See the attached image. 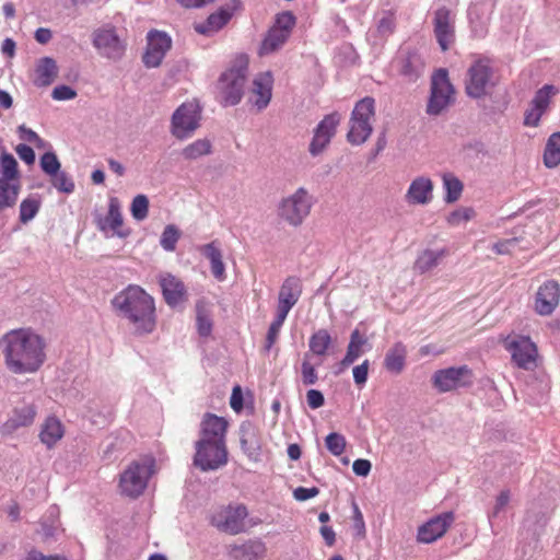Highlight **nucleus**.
<instances>
[{"instance_id":"obj_1","label":"nucleus","mask_w":560,"mask_h":560,"mask_svg":"<svg viewBox=\"0 0 560 560\" xmlns=\"http://www.w3.org/2000/svg\"><path fill=\"white\" fill-rule=\"evenodd\" d=\"M43 337L31 329H12L0 338V350L7 369L13 374L36 373L46 360Z\"/></svg>"},{"instance_id":"obj_2","label":"nucleus","mask_w":560,"mask_h":560,"mask_svg":"<svg viewBox=\"0 0 560 560\" xmlns=\"http://www.w3.org/2000/svg\"><path fill=\"white\" fill-rule=\"evenodd\" d=\"M112 306L116 314L131 326L135 335H150L155 330V301L140 285L129 284L118 292L112 300Z\"/></svg>"},{"instance_id":"obj_3","label":"nucleus","mask_w":560,"mask_h":560,"mask_svg":"<svg viewBox=\"0 0 560 560\" xmlns=\"http://www.w3.org/2000/svg\"><path fill=\"white\" fill-rule=\"evenodd\" d=\"M315 199L304 187L283 197L277 205L278 219L292 228L301 226L311 214Z\"/></svg>"},{"instance_id":"obj_4","label":"nucleus","mask_w":560,"mask_h":560,"mask_svg":"<svg viewBox=\"0 0 560 560\" xmlns=\"http://www.w3.org/2000/svg\"><path fill=\"white\" fill-rule=\"evenodd\" d=\"M375 100L365 96L355 103L349 119L347 140L353 145L363 144L373 131Z\"/></svg>"},{"instance_id":"obj_5","label":"nucleus","mask_w":560,"mask_h":560,"mask_svg":"<svg viewBox=\"0 0 560 560\" xmlns=\"http://www.w3.org/2000/svg\"><path fill=\"white\" fill-rule=\"evenodd\" d=\"M247 77V60H241L220 75L218 91L224 106H233L241 102Z\"/></svg>"},{"instance_id":"obj_6","label":"nucleus","mask_w":560,"mask_h":560,"mask_svg":"<svg viewBox=\"0 0 560 560\" xmlns=\"http://www.w3.org/2000/svg\"><path fill=\"white\" fill-rule=\"evenodd\" d=\"M153 474V463L148 460L132 462L120 474L119 488L122 494L137 498L143 493Z\"/></svg>"},{"instance_id":"obj_7","label":"nucleus","mask_w":560,"mask_h":560,"mask_svg":"<svg viewBox=\"0 0 560 560\" xmlns=\"http://www.w3.org/2000/svg\"><path fill=\"white\" fill-rule=\"evenodd\" d=\"M455 91L450 82L448 72L446 69H438L431 78V91L427 105V113L429 115H440L455 100Z\"/></svg>"},{"instance_id":"obj_8","label":"nucleus","mask_w":560,"mask_h":560,"mask_svg":"<svg viewBox=\"0 0 560 560\" xmlns=\"http://www.w3.org/2000/svg\"><path fill=\"white\" fill-rule=\"evenodd\" d=\"M494 85L493 68L488 58H477L467 70L465 89L468 96L480 98Z\"/></svg>"},{"instance_id":"obj_9","label":"nucleus","mask_w":560,"mask_h":560,"mask_svg":"<svg viewBox=\"0 0 560 560\" xmlns=\"http://www.w3.org/2000/svg\"><path fill=\"white\" fill-rule=\"evenodd\" d=\"M201 107L196 101L185 102L173 113L171 133L178 140L189 138L199 127Z\"/></svg>"},{"instance_id":"obj_10","label":"nucleus","mask_w":560,"mask_h":560,"mask_svg":"<svg viewBox=\"0 0 560 560\" xmlns=\"http://www.w3.org/2000/svg\"><path fill=\"white\" fill-rule=\"evenodd\" d=\"M194 464L202 471L217 470L228 463L225 442L198 440Z\"/></svg>"},{"instance_id":"obj_11","label":"nucleus","mask_w":560,"mask_h":560,"mask_svg":"<svg viewBox=\"0 0 560 560\" xmlns=\"http://www.w3.org/2000/svg\"><path fill=\"white\" fill-rule=\"evenodd\" d=\"M248 511L245 505H225L217 509L210 518L211 524L219 530L236 535L243 533L246 528L245 520Z\"/></svg>"},{"instance_id":"obj_12","label":"nucleus","mask_w":560,"mask_h":560,"mask_svg":"<svg viewBox=\"0 0 560 560\" xmlns=\"http://www.w3.org/2000/svg\"><path fill=\"white\" fill-rule=\"evenodd\" d=\"M559 93L552 84H545L536 91L534 97L524 112L523 125L536 128L540 125L541 117L549 110L551 100Z\"/></svg>"},{"instance_id":"obj_13","label":"nucleus","mask_w":560,"mask_h":560,"mask_svg":"<svg viewBox=\"0 0 560 560\" xmlns=\"http://www.w3.org/2000/svg\"><path fill=\"white\" fill-rule=\"evenodd\" d=\"M340 121V114L334 112L324 116V118L317 124L308 147V152L312 156H318L326 150L331 139L335 137Z\"/></svg>"},{"instance_id":"obj_14","label":"nucleus","mask_w":560,"mask_h":560,"mask_svg":"<svg viewBox=\"0 0 560 560\" xmlns=\"http://www.w3.org/2000/svg\"><path fill=\"white\" fill-rule=\"evenodd\" d=\"M434 387L446 393L459 387H468L472 384L471 370L466 365L439 370L432 377Z\"/></svg>"},{"instance_id":"obj_15","label":"nucleus","mask_w":560,"mask_h":560,"mask_svg":"<svg viewBox=\"0 0 560 560\" xmlns=\"http://www.w3.org/2000/svg\"><path fill=\"white\" fill-rule=\"evenodd\" d=\"M93 45L98 54L112 60H119L126 46L120 40L114 27H102L93 33Z\"/></svg>"},{"instance_id":"obj_16","label":"nucleus","mask_w":560,"mask_h":560,"mask_svg":"<svg viewBox=\"0 0 560 560\" xmlns=\"http://www.w3.org/2000/svg\"><path fill=\"white\" fill-rule=\"evenodd\" d=\"M94 222L97 229L105 235H108V232H112V235L125 238L130 234V230L122 229L124 219L120 210V202L116 197H110L108 199L107 214L105 217L100 213L95 214Z\"/></svg>"},{"instance_id":"obj_17","label":"nucleus","mask_w":560,"mask_h":560,"mask_svg":"<svg viewBox=\"0 0 560 560\" xmlns=\"http://www.w3.org/2000/svg\"><path fill=\"white\" fill-rule=\"evenodd\" d=\"M147 42L142 61L147 68H156L171 49L172 39L165 32L150 31L147 35Z\"/></svg>"},{"instance_id":"obj_18","label":"nucleus","mask_w":560,"mask_h":560,"mask_svg":"<svg viewBox=\"0 0 560 560\" xmlns=\"http://www.w3.org/2000/svg\"><path fill=\"white\" fill-rule=\"evenodd\" d=\"M455 521L452 511L443 512L419 526L417 532V541L420 544H432L443 537Z\"/></svg>"},{"instance_id":"obj_19","label":"nucleus","mask_w":560,"mask_h":560,"mask_svg":"<svg viewBox=\"0 0 560 560\" xmlns=\"http://www.w3.org/2000/svg\"><path fill=\"white\" fill-rule=\"evenodd\" d=\"M434 35L440 48L445 51L455 42V13L446 7H441L434 12Z\"/></svg>"},{"instance_id":"obj_20","label":"nucleus","mask_w":560,"mask_h":560,"mask_svg":"<svg viewBox=\"0 0 560 560\" xmlns=\"http://www.w3.org/2000/svg\"><path fill=\"white\" fill-rule=\"evenodd\" d=\"M240 8V0H230L210 14L206 21L195 24L194 28L198 34L212 35L223 28Z\"/></svg>"},{"instance_id":"obj_21","label":"nucleus","mask_w":560,"mask_h":560,"mask_svg":"<svg viewBox=\"0 0 560 560\" xmlns=\"http://www.w3.org/2000/svg\"><path fill=\"white\" fill-rule=\"evenodd\" d=\"M495 7V0H480L468 9V20L475 37H485Z\"/></svg>"},{"instance_id":"obj_22","label":"nucleus","mask_w":560,"mask_h":560,"mask_svg":"<svg viewBox=\"0 0 560 560\" xmlns=\"http://www.w3.org/2000/svg\"><path fill=\"white\" fill-rule=\"evenodd\" d=\"M513 362L521 369L530 370L536 365L537 348L528 337H517L508 343Z\"/></svg>"},{"instance_id":"obj_23","label":"nucleus","mask_w":560,"mask_h":560,"mask_svg":"<svg viewBox=\"0 0 560 560\" xmlns=\"http://www.w3.org/2000/svg\"><path fill=\"white\" fill-rule=\"evenodd\" d=\"M159 284L165 303L171 307H176L187 300V289L184 282L172 273H161Z\"/></svg>"},{"instance_id":"obj_24","label":"nucleus","mask_w":560,"mask_h":560,"mask_svg":"<svg viewBox=\"0 0 560 560\" xmlns=\"http://www.w3.org/2000/svg\"><path fill=\"white\" fill-rule=\"evenodd\" d=\"M433 182L428 176L413 178L405 194V200L410 206H427L433 200Z\"/></svg>"},{"instance_id":"obj_25","label":"nucleus","mask_w":560,"mask_h":560,"mask_svg":"<svg viewBox=\"0 0 560 560\" xmlns=\"http://www.w3.org/2000/svg\"><path fill=\"white\" fill-rule=\"evenodd\" d=\"M559 300V284L553 280L546 281L536 293L535 310L539 315H550L558 306Z\"/></svg>"},{"instance_id":"obj_26","label":"nucleus","mask_w":560,"mask_h":560,"mask_svg":"<svg viewBox=\"0 0 560 560\" xmlns=\"http://www.w3.org/2000/svg\"><path fill=\"white\" fill-rule=\"evenodd\" d=\"M302 294L301 281L296 277H288L279 291L277 313L288 316Z\"/></svg>"},{"instance_id":"obj_27","label":"nucleus","mask_w":560,"mask_h":560,"mask_svg":"<svg viewBox=\"0 0 560 560\" xmlns=\"http://www.w3.org/2000/svg\"><path fill=\"white\" fill-rule=\"evenodd\" d=\"M228 425L223 417L206 413L200 423V440L225 442Z\"/></svg>"},{"instance_id":"obj_28","label":"nucleus","mask_w":560,"mask_h":560,"mask_svg":"<svg viewBox=\"0 0 560 560\" xmlns=\"http://www.w3.org/2000/svg\"><path fill=\"white\" fill-rule=\"evenodd\" d=\"M273 79L270 72L259 73L253 82L250 102L258 110L268 106L271 100Z\"/></svg>"},{"instance_id":"obj_29","label":"nucleus","mask_w":560,"mask_h":560,"mask_svg":"<svg viewBox=\"0 0 560 560\" xmlns=\"http://www.w3.org/2000/svg\"><path fill=\"white\" fill-rule=\"evenodd\" d=\"M241 448L252 462L261 459V446L255 427L249 422H244L240 428Z\"/></svg>"},{"instance_id":"obj_30","label":"nucleus","mask_w":560,"mask_h":560,"mask_svg":"<svg viewBox=\"0 0 560 560\" xmlns=\"http://www.w3.org/2000/svg\"><path fill=\"white\" fill-rule=\"evenodd\" d=\"M37 409L34 405L16 407L12 416L2 424V432L11 434L20 428L31 425L36 417Z\"/></svg>"},{"instance_id":"obj_31","label":"nucleus","mask_w":560,"mask_h":560,"mask_svg":"<svg viewBox=\"0 0 560 560\" xmlns=\"http://www.w3.org/2000/svg\"><path fill=\"white\" fill-rule=\"evenodd\" d=\"M424 69V61L417 51H407L399 58V72L409 82L417 81Z\"/></svg>"},{"instance_id":"obj_32","label":"nucleus","mask_w":560,"mask_h":560,"mask_svg":"<svg viewBox=\"0 0 560 560\" xmlns=\"http://www.w3.org/2000/svg\"><path fill=\"white\" fill-rule=\"evenodd\" d=\"M266 552V546L261 540H246L230 548L233 560H259Z\"/></svg>"},{"instance_id":"obj_33","label":"nucleus","mask_w":560,"mask_h":560,"mask_svg":"<svg viewBox=\"0 0 560 560\" xmlns=\"http://www.w3.org/2000/svg\"><path fill=\"white\" fill-rule=\"evenodd\" d=\"M65 435L62 422L55 416H49L40 425L39 440L47 448H52Z\"/></svg>"},{"instance_id":"obj_34","label":"nucleus","mask_w":560,"mask_h":560,"mask_svg":"<svg viewBox=\"0 0 560 560\" xmlns=\"http://www.w3.org/2000/svg\"><path fill=\"white\" fill-rule=\"evenodd\" d=\"M407 347L401 341L395 342L386 352L384 368L393 374H400L406 365Z\"/></svg>"},{"instance_id":"obj_35","label":"nucleus","mask_w":560,"mask_h":560,"mask_svg":"<svg viewBox=\"0 0 560 560\" xmlns=\"http://www.w3.org/2000/svg\"><path fill=\"white\" fill-rule=\"evenodd\" d=\"M447 254L446 248L424 249L418 255L413 264V269L420 275L427 273L438 267Z\"/></svg>"},{"instance_id":"obj_36","label":"nucleus","mask_w":560,"mask_h":560,"mask_svg":"<svg viewBox=\"0 0 560 560\" xmlns=\"http://www.w3.org/2000/svg\"><path fill=\"white\" fill-rule=\"evenodd\" d=\"M366 343V337L361 335L358 329L353 330L350 336L346 355L340 361V369L343 370L357 361L364 353L363 347Z\"/></svg>"},{"instance_id":"obj_37","label":"nucleus","mask_w":560,"mask_h":560,"mask_svg":"<svg viewBox=\"0 0 560 560\" xmlns=\"http://www.w3.org/2000/svg\"><path fill=\"white\" fill-rule=\"evenodd\" d=\"M57 75V65L52 58H42L36 68L33 83L38 86H48L51 84Z\"/></svg>"},{"instance_id":"obj_38","label":"nucleus","mask_w":560,"mask_h":560,"mask_svg":"<svg viewBox=\"0 0 560 560\" xmlns=\"http://www.w3.org/2000/svg\"><path fill=\"white\" fill-rule=\"evenodd\" d=\"M21 191L20 180L0 179V211L13 208L16 205Z\"/></svg>"},{"instance_id":"obj_39","label":"nucleus","mask_w":560,"mask_h":560,"mask_svg":"<svg viewBox=\"0 0 560 560\" xmlns=\"http://www.w3.org/2000/svg\"><path fill=\"white\" fill-rule=\"evenodd\" d=\"M288 38L289 35L284 34L283 31L271 27L261 42L259 55L265 56L275 52L287 42Z\"/></svg>"},{"instance_id":"obj_40","label":"nucleus","mask_w":560,"mask_h":560,"mask_svg":"<svg viewBox=\"0 0 560 560\" xmlns=\"http://www.w3.org/2000/svg\"><path fill=\"white\" fill-rule=\"evenodd\" d=\"M331 345L330 334L326 329H318L308 340V348L312 354L324 357Z\"/></svg>"},{"instance_id":"obj_41","label":"nucleus","mask_w":560,"mask_h":560,"mask_svg":"<svg viewBox=\"0 0 560 560\" xmlns=\"http://www.w3.org/2000/svg\"><path fill=\"white\" fill-rule=\"evenodd\" d=\"M544 163L547 167H556L560 164V132H553L547 140Z\"/></svg>"},{"instance_id":"obj_42","label":"nucleus","mask_w":560,"mask_h":560,"mask_svg":"<svg viewBox=\"0 0 560 560\" xmlns=\"http://www.w3.org/2000/svg\"><path fill=\"white\" fill-rule=\"evenodd\" d=\"M442 180L443 188L445 190V202L453 203L457 201L460 198L463 191L462 182L452 173H444L442 175Z\"/></svg>"},{"instance_id":"obj_43","label":"nucleus","mask_w":560,"mask_h":560,"mask_svg":"<svg viewBox=\"0 0 560 560\" xmlns=\"http://www.w3.org/2000/svg\"><path fill=\"white\" fill-rule=\"evenodd\" d=\"M212 152V143L208 139H198L190 144L186 145L182 155L185 160H197L202 156L209 155Z\"/></svg>"},{"instance_id":"obj_44","label":"nucleus","mask_w":560,"mask_h":560,"mask_svg":"<svg viewBox=\"0 0 560 560\" xmlns=\"http://www.w3.org/2000/svg\"><path fill=\"white\" fill-rule=\"evenodd\" d=\"M0 175L2 180H20L18 162L11 153L3 152L0 155Z\"/></svg>"},{"instance_id":"obj_45","label":"nucleus","mask_w":560,"mask_h":560,"mask_svg":"<svg viewBox=\"0 0 560 560\" xmlns=\"http://www.w3.org/2000/svg\"><path fill=\"white\" fill-rule=\"evenodd\" d=\"M40 198L38 195H30L20 203V221L27 223L33 220L40 209Z\"/></svg>"},{"instance_id":"obj_46","label":"nucleus","mask_w":560,"mask_h":560,"mask_svg":"<svg viewBox=\"0 0 560 560\" xmlns=\"http://www.w3.org/2000/svg\"><path fill=\"white\" fill-rule=\"evenodd\" d=\"M196 326L200 337H209L212 331V319L207 307L198 302L196 305Z\"/></svg>"},{"instance_id":"obj_47","label":"nucleus","mask_w":560,"mask_h":560,"mask_svg":"<svg viewBox=\"0 0 560 560\" xmlns=\"http://www.w3.org/2000/svg\"><path fill=\"white\" fill-rule=\"evenodd\" d=\"M476 217V211L472 207H458L446 217V222L450 226L456 228L465 224Z\"/></svg>"},{"instance_id":"obj_48","label":"nucleus","mask_w":560,"mask_h":560,"mask_svg":"<svg viewBox=\"0 0 560 560\" xmlns=\"http://www.w3.org/2000/svg\"><path fill=\"white\" fill-rule=\"evenodd\" d=\"M179 237L180 232L177 226L174 224H168L162 232L160 245L165 252H174Z\"/></svg>"},{"instance_id":"obj_49","label":"nucleus","mask_w":560,"mask_h":560,"mask_svg":"<svg viewBox=\"0 0 560 560\" xmlns=\"http://www.w3.org/2000/svg\"><path fill=\"white\" fill-rule=\"evenodd\" d=\"M301 381L305 386L314 385L318 381L316 366L311 362L310 353L304 354L301 363Z\"/></svg>"},{"instance_id":"obj_50","label":"nucleus","mask_w":560,"mask_h":560,"mask_svg":"<svg viewBox=\"0 0 560 560\" xmlns=\"http://www.w3.org/2000/svg\"><path fill=\"white\" fill-rule=\"evenodd\" d=\"M285 318H287V316L276 313V317L271 322V324L268 328V331H267L266 342H265L266 351H270V349L277 342L281 327H282Z\"/></svg>"},{"instance_id":"obj_51","label":"nucleus","mask_w":560,"mask_h":560,"mask_svg":"<svg viewBox=\"0 0 560 560\" xmlns=\"http://www.w3.org/2000/svg\"><path fill=\"white\" fill-rule=\"evenodd\" d=\"M52 186L60 192L71 194L74 190V182L72 178L62 171H58L56 174L50 175Z\"/></svg>"},{"instance_id":"obj_52","label":"nucleus","mask_w":560,"mask_h":560,"mask_svg":"<svg viewBox=\"0 0 560 560\" xmlns=\"http://www.w3.org/2000/svg\"><path fill=\"white\" fill-rule=\"evenodd\" d=\"M131 215L137 221H143L149 212V199L144 195H138L133 198L130 207Z\"/></svg>"},{"instance_id":"obj_53","label":"nucleus","mask_w":560,"mask_h":560,"mask_svg":"<svg viewBox=\"0 0 560 560\" xmlns=\"http://www.w3.org/2000/svg\"><path fill=\"white\" fill-rule=\"evenodd\" d=\"M327 450L335 456H340L346 448V439L337 432L329 433L325 439Z\"/></svg>"},{"instance_id":"obj_54","label":"nucleus","mask_w":560,"mask_h":560,"mask_svg":"<svg viewBox=\"0 0 560 560\" xmlns=\"http://www.w3.org/2000/svg\"><path fill=\"white\" fill-rule=\"evenodd\" d=\"M511 500V491L509 489L502 490L495 498V502L492 511L488 514V518L490 524L493 518L498 517L500 513H502Z\"/></svg>"},{"instance_id":"obj_55","label":"nucleus","mask_w":560,"mask_h":560,"mask_svg":"<svg viewBox=\"0 0 560 560\" xmlns=\"http://www.w3.org/2000/svg\"><path fill=\"white\" fill-rule=\"evenodd\" d=\"M40 167L48 176L56 174L60 170V162L54 152H46L40 156Z\"/></svg>"},{"instance_id":"obj_56","label":"nucleus","mask_w":560,"mask_h":560,"mask_svg":"<svg viewBox=\"0 0 560 560\" xmlns=\"http://www.w3.org/2000/svg\"><path fill=\"white\" fill-rule=\"evenodd\" d=\"M295 24V18L291 12H282L277 16L276 23L272 26L273 28H279L283 31L284 34H291V31Z\"/></svg>"},{"instance_id":"obj_57","label":"nucleus","mask_w":560,"mask_h":560,"mask_svg":"<svg viewBox=\"0 0 560 560\" xmlns=\"http://www.w3.org/2000/svg\"><path fill=\"white\" fill-rule=\"evenodd\" d=\"M518 244L517 237L502 240L492 245V250L498 255H511Z\"/></svg>"},{"instance_id":"obj_58","label":"nucleus","mask_w":560,"mask_h":560,"mask_svg":"<svg viewBox=\"0 0 560 560\" xmlns=\"http://www.w3.org/2000/svg\"><path fill=\"white\" fill-rule=\"evenodd\" d=\"M369 360H364L361 364L353 368V381L358 386H362L366 383L369 376Z\"/></svg>"},{"instance_id":"obj_59","label":"nucleus","mask_w":560,"mask_h":560,"mask_svg":"<svg viewBox=\"0 0 560 560\" xmlns=\"http://www.w3.org/2000/svg\"><path fill=\"white\" fill-rule=\"evenodd\" d=\"M51 96L56 101H69L77 96V92L69 85H58L52 90Z\"/></svg>"},{"instance_id":"obj_60","label":"nucleus","mask_w":560,"mask_h":560,"mask_svg":"<svg viewBox=\"0 0 560 560\" xmlns=\"http://www.w3.org/2000/svg\"><path fill=\"white\" fill-rule=\"evenodd\" d=\"M200 252L207 259H209L210 262L222 254L220 243L218 241H212L202 245L200 247Z\"/></svg>"},{"instance_id":"obj_61","label":"nucleus","mask_w":560,"mask_h":560,"mask_svg":"<svg viewBox=\"0 0 560 560\" xmlns=\"http://www.w3.org/2000/svg\"><path fill=\"white\" fill-rule=\"evenodd\" d=\"M306 401L311 409H318L325 404V398L322 392L317 389H308L306 393Z\"/></svg>"},{"instance_id":"obj_62","label":"nucleus","mask_w":560,"mask_h":560,"mask_svg":"<svg viewBox=\"0 0 560 560\" xmlns=\"http://www.w3.org/2000/svg\"><path fill=\"white\" fill-rule=\"evenodd\" d=\"M319 493V489L316 487L304 488L298 487L293 491V498L296 501H306L308 499L315 498Z\"/></svg>"},{"instance_id":"obj_63","label":"nucleus","mask_w":560,"mask_h":560,"mask_svg":"<svg viewBox=\"0 0 560 560\" xmlns=\"http://www.w3.org/2000/svg\"><path fill=\"white\" fill-rule=\"evenodd\" d=\"M211 265V272L213 275V277L218 280V281H223L226 277L225 275V265L223 262V256L222 254L213 259V261L210 262Z\"/></svg>"},{"instance_id":"obj_64","label":"nucleus","mask_w":560,"mask_h":560,"mask_svg":"<svg viewBox=\"0 0 560 560\" xmlns=\"http://www.w3.org/2000/svg\"><path fill=\"white\" fill-rule=\"evenodd\" d=\"M230 405L231 408L236 412H240L244 407L243 393L238 385H236L232 390Z\"/></svg>"}]
</instances>
